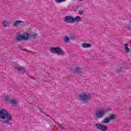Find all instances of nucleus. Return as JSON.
Masks as SVG:
<instances>
[{
    "label": "nucleus",
    "instance_id": "1",
    "mask_svg": "<svg viewBox=\"0 0 131 131\" xmlns=\"http://www.w3.org/2000/svg\"><path fill=\"white\" fill-rule=\"evenodd\" d=\"M0 118L4 120L6 119L5 123H9V121L12 120V116L5 109L0 110Z\"/></svg>",
    "mask_w": 131,
    "mask_h": 131
},
{
    "label": "nucleus",
    "instance_id": "2",
    "mask_svg": "<svg viewBox=\"0 0 131 131\" xmlns=\"http://www.w3.org/2000/svg\"><path fill=\"white\" fill-rule=\"evenodd\" d=\"M15 39L17 41H22V40L27 41V40L29 39V34L27 32H25L23 34L21 35V33L19 32L17 34Z\"/></svg>",
    "mask_w": 131,
    "mask_h": 131
},
{
    "label": "nucleus",
    "instance_id": "3",
    "mask_svg": "<svg viewBox=\"0 0 131 131\" xmlns=\"http://www.w3.org/2000/svg\"><path fill=\"white\" fill-rule=\"evenodd\" d=\"M50 53L52 54H56L58 56H64L65 52L59 47L51 48L50 49Z\"/></svg>",
    "mask_w": 131,
    "mask_h": 131
},
{
    "label": "nucleus",
    "instance_id": "4",
    "mask_svg": "<svg viewBox=\"0 0 131 131\" xmlns=\"http://www.w3.org/2000/svg\"><path fill=\"white\" fill-rule=\"evenodd\" d=\"M91 99V94L88 93H83L79 95V100L81 102L86 103Z\"/></svg>",
    "mask_w": 131,
    "mask_h": 131
},
{
    "label": "nucleus",
    "instance_id": "5",
    "mask_svg": "<svg viewBox=\"0 0 131 131\" xmlns=\"http://www.w3.org/2000/svg\"><path fill=\"white\" fill-rule=\"evenodd\" d=\"M116 119V116L114 114H111L109 117H106L103 119L102 123L106 124V123H109L111 120H115Z\"/></svg>",
    "mask_w": 131,
    "mask_h": 131
},
{
    "label": "nucleus",
    "instance_id": "6",
    "mask_svg": "<svg viewBox=\"0 0 131 131\" xmlns=\"http://www.w3.org/2000/svg\"><path fill=\"white\" fill-rule=\"evenodd\" d=\"M106 113V111L104 110H99L96 112L95 115L97 118H102L105 114Z\"/></svg>",
    "mask_w": 131,
    "mask_h": 131
},
{
    "label": "nucleus",
    "instance_id": "7",
    "mask_svg": "<svg viewBox=\"0 0 131 131\" xmlns=\"http://www.w3.org/2000/svg\"><path fill=\"white\" fill-rule=\"evenodd\" d=\"M64 21L66 22V23H74V17L71 16H66L64 17Z\"/></svg>",
    "mask_w": 131,
    "mask_h": 131
},
{
    "label": "nucleus",
    "instance_id": "8",
    "mask_svg": "<svg viewBox=\"0 0 131 131\" xmlns=\"http://www.w3.org/2000/svg\"><path fill=\"white\" fill-rule=\"evenodd\" d=\"M96 127L97 129H100V130L105 131L108 129L107 126L102 124H97L96 125Z\"/></svg>",
    "mask_w": 131,
    "mask_h": 131
},
{
    "label": "nucleus",
    "instance_id": "9",
    "mask_svg": "<svg viewBox=\"0 0 131 131\" xmlns=\"http://www.w3.org/2000/svg\"><path fill=\"white\" fill-rule=\"evenodd\" d=\"M3 27H9L10 26V22L8 20H4L2 23Z\"/></svg>",
    "mask_w": 131,
    "mask_h": 131
},
{
    "label": "nucleus",
    "instance_id": "10",
    "mask_svg": "<svg viewBox=\"0 0 131 131\" xmlns=\"http://www.w3.org/2000/svg\"><path fill=\"white\" fill-rule=\"evenodd\" d=\"M10 104L13 106V107H17L18 105V100L16 99H12L10 101Z\"/></svg>",
    "mask_w": 131,
    "mask_h": 131
},
{
    "label": "nucleus",
    "instance_id": "11",
    "mask_svg": "<svg viewBox=\"0 0 131 131\" xmlns=\"http://www.w3.org/2000/svg\"><path fill=\"white\" fill-rule=\"evenodd\" d=\"M20 23H24V21L21 20H16L13 23V26L14 27H17L19 24H20Z\"/></svg>",
    "mask_w": 131,
    "mask_h": 131
},
{
    "label": "nucleus",
    "instance_id": "12",
    "mask_svg": "<svg viewBox=\"0 0 131 131\" xmlns=\"http://www.w3.org/2000/svg\"><path fill=\"white\" fill-rule=\"evenodd\" d=\"M92 45H91L90 43H83L81 45V47L83 48V49H85V48H91Z\"/></svg>",
    "mask_w": 131,
    "mask_h": 131
},
{
    "label": "nucleus",
    "instance_id": "13",
    "mask_svg": "<svg viewBox=\"0 0 131 131\" xmlns=\"http://www.w3.org/2000/svg\"><path fill=\"white\" fill-rule=\"evenodd\" d=\"M80 21H81V17L80 16H77L74 18V22H80Z\"/></svg>",
    "mask_w": 131,
    "mask_h": 131
},
{
    "label": "nucleus",
    "instance_id": "14",
    "mask_svg": "<svg viewBox=\"0 0 131 131\" xmlns=\"http://www.w3.org/2000/svg\"><path fill=\"white\" fill-rule=\"evenodd\" d=\"M124 49H125V52L128 54L129 53V48H128V44L125 43L124 44Z\"/></svg>",
    "mask_w": 131,
    "mask_h": 131
},
{
    "label": "nucleus",
    "instance_id": "15",
    "mask_svg": "<svg viewBox=\"0 0 131 131\" xmlns=\"http://www.w3.org/2000/svg\"><path fill=\"white\" fill-rule=\"evenodd\" d=\"M74 72L76 73H77V74H79V73H82V72L81 71V69H80V68H76L74 69Z\"/></svg>",
    "mask_w": 131,
    "mask_h": 131
},
{
    "label": "nucleus",
    "instance_id": "16",
    "mask_svg": "<svg viewBox=\"0 0 131 131\" xmlns=\"http://www.w3.org/2000/svg\"><path fill=\"white\" fill-rule=\"evenodd\" d=\"M15 69L16 70H17L18 71H22V70L23 71H24V70L23 69V68H22V67L20 66H16L15 67Z\"/></svg>",
    "mask_w": 131,
    "mask_h": 131
},
{
    "label": "nucleus",
    "instance_id": "17",
    "mask_svg": "<svg viewBox=\"0 0 131 131\" xmlns=\"http://www.w3.org/2000/svg\"><path fill=\"white\" fill-rule=\"evenodd\" d=\"M69 41V37L66 36L63 38V41H64V42H68Z\"/></svg>",
    "mask_w": 131,
    "mask_h": 131
},
{
    "label": "nucleus",
    "instance_id": "18",
    "mask_svg": "<svg viewBox=\"0 0 131 131\" xmlns=\"http://www.w3.org/2000/svg\"><path fill=\"white\" fill-rule=\"evenodd\" d=\"M56 3L58 4H61V3H63V2H65L66 0H55Z\"/></svg>",
    "mask_w": 131,
    "mask_h": 131
},
{
    "label": "nucleus",
    "instance_id": "19",
    "mask_svg": "<svg viewBox=\"0 0 131 131\" xmlns=\"http://www.w3.org/2000/svg\"><path fill=\"white\" fill-rule=\"evenodd\" d=\"M37 37V35L36 33L33 34V39H35L36 37Z\"/></svg>",
    "mask_w": 131,
    "mask_h": 131
},
{
    "label": "nucleus",
    "instance_id": "20",
    "mask_svg": "<svg viewBox=\"0 0 131 131\" xmlns=\"http://www.w3.org/2000/svg\"><path fill=\"white\" fill-rule=\"evenodd\" d=\"M73 10L75 12L77 10H78V7L77 6H75V7H74L73 8Z\"/></svg>",
    "mask_w": 131,
    "mask_h": 131
},
{
    "label": "nucleus",
    "instance_id": "21",
    "mask_svg": "<svg viewBox=\"0 0 131 131\" xmlns=\"http://www.w3.org/2000/svg\"><path fill=\"white\" fill-rule=\"evenodd\" d=\"M5 101H8V100H10V97L9 96H6L4 97Z\"/></svg>",
    "mask_w": 131,
    "mask_h": 131
},
{
    "label": "nucleus",
    "instance_id": "22",
    "mask_svg": "<svg viewBox=\"0 0 131 131\" xmlns=\"http://www.w3.org/2000/svg\"><path fill=\"white\" fill-rule=\"evenodd\" d=\"M79 14L80 15H82V14H83V10H79Z\"/></svg>",
    "mask_w": 131,
    "mask_h": 131
},
{
    "label": "nucleus",
    "instance_id": "23",
    "mask_svg": "<svg viewBox=\"0 0 131 131\" xmlns=\"http://www.w3.org/2000/svg\"><path fill=\"white\" fill-rule=\"evenodd\" d=\"M121 69H122V68H120L119 69H118L116 70V72H117L118 73V72H120V71H121Z\"/></svg>",
    "mask_w": 131,
    "mask_h": 131
},
{
    "label": "nucleus",
    "instance_id": "24",
    "mask_svg": "<svg viewBox=\"0 0 131 131\" xmlns=\"http://www.w3.org/2000/svg\"><path fill=\"white\" fill-rule=\"evenodd\" d=\"M23 51H25V52H27V50H26V49H23Z\"/></svg>",
    "mask_w": 131,
    "mask_h": 131
},
{
    "label": "nucleus",
    "instance_id": "25",
    "mask_svg": "<svg viewBox=\"0 0 131 131\" xmlns=\"http://www.w3.org/2000/svg\"><path fill=\"white\" fill-rule=\"evenodd\" d=\"M39 111H40V112H41V110H40V108H39Z\"/></svg>",
    "mask_w": 131,
    "mask_h": 131
},
{
    "label": "nucleus",
    "instance_id": "26",
    "mask_svg": "<svg viewBox=\"0 0 131 131\" xmlns=\"http://www.w3.org/2000/svg\"><path fill=\"white\" fill-rule=\"evenodd\" d=\"M59 126H61V124H59Z\"/></svg>",
    "mask_w": 131,
    "mask_h": 131
}]
</instances>
